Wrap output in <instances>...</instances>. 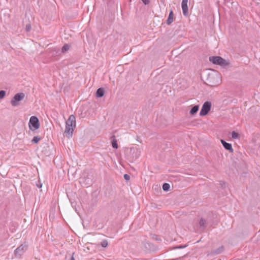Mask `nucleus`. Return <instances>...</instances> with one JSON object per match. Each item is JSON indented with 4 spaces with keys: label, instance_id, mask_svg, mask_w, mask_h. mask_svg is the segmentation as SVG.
Instances as JSON below:
<instances>
[{
    "label": "nucleus",
    "instance_id": "nucleus-29",
    "mask_svg": "<svg viewBox=\"0 0 260 260\" xmlns=\"http://www.w3.org/2000/svg\"><path fill=\"white\" fill-rule=\"evenodd\" d=\"M220 184L222 186H223V185H225V182H223V184H222V183H220Z\"/></svg>",
    "mask_w": 260,
    "mask_h": 260
},
{
    "label": "nucleus",
    "instance_id": "nucleus-4",
    "mask_svg": "<svg viewBox=\"0 0 260 260\" xmlns=\"http://www.w3.org/2000/svg\"><path fill=\"white\" fill-rule=\"evenodd\" d=\"M28 248V244L26 242L21 244L14 251L15 256L18 258H20L21 256L27 250Z\"/></svg>",
    "mask_w": 260,
    "mask_h": 260
},
{
    "label": "nucleus",
    "instance_id": "nucleus-17",
    "mask_svg": "<svg viewBox=\"0 0 260 260\" xmlns=\"http://www.w3.org/2000/svg\"><path fill=\"white\" fill-rule=\"evenodd\" d=\"M40 140H41L40 137H39L38 136H35V137H34L32 140H31V142H32V143H34V144H37Z\"/></svg>",
    "mask_w": 260,
    "mask_h": 260
},
{
    "label": "nucleus",
    "instance_id": "nucleus-23",
    "mask_svg": "<svg viewBox=\"0 0 260 260\" xmlns=\"http://www.w3.org/2000/svg\"><path fill=\"white\" fill-rule=\"evenodd\" d=\"M6 95V91L1 90H0V100L3 99Z\"/></svg>",
    "mask_w": 260,
    "mask_h": 260
},
{
    "label": "nucleus",
    "instance_id": "nucleus-15",
    "mask_svg": "<svg viewBox=\"0 0 260 260\" xmlns=\"http://www.w3.org/2000/svg\"><path fill=\"white\" fill-rule=\"evenodd\" d=\"M224 250V247L223 246H221L220 247H219V248L215 249L212 253L213 254H220L221 253H222Z\"/></svg>",
    "mask_w": 260,
    "mask_h": 260
},
{
    "label": "nucleus",
    "instance_id": "nucleus-13",
    "mask_svg": "<svg viewBox=\"0 0 260 260\" xmlns=\"http://www.w3.org/2000/svg\"><path fill=\"white\" fill-rule=\"evenodd\" d=\"M105 94V90L103 88L101 87L97 89L96 91V96L97 98H102Z\"/></svg>",
    "mask_w": 260,
    "mask_h": 260
},
{
    "label": "nucleus",
    "instance_id": "nucleus-19",
    "mask_svg": "<svg viewBox=\"0 0 260 260\" xmlns=\"http://www.w3.org/2000/svg\"><path fill=\"white\" fill-rule=\"evenodd\" d=\"M188 246V245H180L179 246H174L172 248H171V250L172 249H181L186 247Z\"/></svg>",
    "mask_w": 260,
    "mask_h": 260
},
{
    "label": "nucleus",
    "instance_id": "nucleus-30",
    "mask_svg": "<svg viewBox=\"0 0 260 260\" xmlns=\"http://www.w3.org/2000/svg\"><path fill=\"white\" fill-rule=\"evenodd\" d=\"M160 1H161V2L162 3H164V0H160Z\"/></svg>",
    "mask_w": 260,
    "mask_h": 260
},
{
    "label": "nucleus",
    "instance_id": "nucleus-1",
    "mask_svg": "<svg viewBox=\"0 0 260 260\" xmlns=\"http://www.w3.org/2000/svg\"><path fill=\"white\" fill-rule=\"evenodd\" d=\"M76 127V117L74 115H71L66 122L64 134L67 137H72L73 132Z\"/></svg>",
    "mask_w": 260,
    "mask_h": 260
},
{
    "label": "nucleus",
    "instance_id": "nucleus-27",
    "mask_svg": "<svg viewBox=\"0 0 260 260\" xmlns=\"http://www.w3.org/2000/svg\"><path fill=\"white\" fill-rule=\"evenodd\" d=\"M74 254H75L74 252L72 253V256L71 257L70 260H75V258H74Z\"/></svg>",
    "mask_w": 260,
    "mask_h": 260
},
{
    "label": "nucleus",
    "instance_id": "nucleus-31",
    "mask_svg": "<svg viewBox=\"0 0 260 260\" xmlns=\"http://www.w3.org/2000/svg\"><path fill=\"white\" fill-rule=\"evenodd\" d=\"M157 240H160V239H158V238L156 239Z\"/></svg>",
    "mask_w": 260,
    "mask_h": 260
},
{
    "label": "nucleus",
    "instance_id": "nucleus-14",
    "mask_svg": "<svg viewBox=\"0 0 260 260\" xmlns=\"http://www.w3.org/2000/svg\"><path fill=\"white\" fill-rule=\"evenodd\" d=\"M199 109V105H197L193 106L190 110L189 113L191 115H195Z\"/></svg>",
    "mask_w": 260,
    "mask_h": 260
},
{
    "label": "nucleus",
    "instance_id": "nucleus-7",
    "mask_svg": "<svg viewBox=\"0 0 260 260\" xmlns=\"http://www.w3.org/2000/svg\"><path fill=\"white\" fill-rule=\"evenodd\" d=\"M211 103L209 101L205 102L201 108L200 112L201 116H204L208 114L211 108Z\"/></svg>",
    "mask_w": 260,
    "mask_h": 260
},
{
    "label": "nucleus",
    "instance_id": "nucleus-3",
    "mask_svg": "<svg viewBox=\"0 0 260 260\" xmlns=\"http://www.w3.org/2000/svg\"><path fill=\"white\" fill-rule=\"evenodd\" d=\"M209 61L214 64L221 66H226L229 64V62L219 56H210L209 57Z\"/></svg>",
    "mask_w": 260,
    "mask_h": 260
},
{
    "label": "nucleus",
    "instance_id": "nucleus-5",
    "mask_svg": "<svg viewBox=\"0 0 260 260\" xmlns=\"http://www.w3.org/2000/svg\"><path fill=\"white\" fill-rule=\"evenodd\" d=\"M25 97V94L23 92H19L14 95L11 99V104L14 107L18 106L20 105L19 102Z\"/></svg>",
    "mask_w": 260,
    "mask_h": 260
},
{
    "label": "nucleus",
    "instance_id": "nucleus-18",
    "mask_svg": "<svg viewBox=\"0 0 260 260\" xmlns=\"http://www.w3.org/2000/svg\"><path fill=\"white\" fill-rule=\"evenodd\" d=\"M170 185L168 183H164L162 185V188L164 191H168L170 189Z\"/></svg>",
    "mask_w": 260,
    "mask_h": 260
},
{
    "label": "nucleus",
    "instance_id": "nucleus-20",
    "mask_svg": "<svg viewBox=\"0 0 260 260\" xmlns=\"http://www.w3.org/2000/svg\"><path fill=\"white\" fill-rule=\"evenodd\" d=\"M108 242L107 240H104L101 243V245L104 248L107 247L108 246Z\"/></svg>",
    "mask_w": 260,
    "mask_h": 260
},
{
    "label": "nucleus",
    "instance_id": "nucleus-28",
    "mask_svg": "<svg viewBox=\"0 0 260 260\" xmlns=\"http://www.w3.org/2000/svg\"><path fill=\"white\" fill-rule=\"evenodd\" d=\"M60 52V50L59 48L57 49V50L56 51V53H58Z\"/></svg>",
    "mask_w": 260,
    "mask_h": 260
},
{
    "label": "nucleus",
    "instance_id": "nucleus-26",
    "mask_svg": "<svg viewBox=\"0 0 260 260\" xmlns=\"http://www.w3.org/2000/svg\"><path fill=\"white\" fill-rule=\"evenodd\" d=\"M36 185L38 188H41L42 186V184L40 181Z\"/></svg>",
    "mask_w": 260,
    "mask_h": 260
},
{
    "label": "nucleus",
    "instance_id": "nucleus-25",
    "mask_svg": "<svg viewBox=\"0 0 260 260\" xmlns=\"http://www.w3.org/2000/svg\"><path fill=\"white\" fill-rule=\"evenodd\" d=\"M141 1H142V2L143 3V4L145 5H148L150 2V0H141Z\"/></svg>",
    "mask_w": 260,
    "mask_h": 260
},
{
    "label": "nucleus",
    "instance_id": "nucleus-22",
    "mask_svg": "<svg viewBox=\"0 0 260 260\" xmlns=\"http://www.w3.org/2000/svg\"><path fill=\"white\" fill-rule=\"evenodd\" d=\"M31 29V26L30 22L26 24L25 29L27 32L29 31Z\"/></svg>",
    "mask_w": 260,
    "mask_h": 260
},
{
    "label": "nucleus",
    "instance_id": "nucleus-11",
    "mask_svg": "<svg viewBox=\"0 0 260 260\" xmlns=\"http://www.w3.org/2000/svg\"><path fill=\"white\" fill-rule=\"evenodd\" d=\"M111 140L112 147L114 149H117L118 148V145L117 144V141L116 139V137L114 135H113L111 137Z\"/></svg>",
    "mask_w": 260,
    "mask_h": 260
},
{
    "label": "nucleus",
    "instance_id": "nucleus-21",
    "mask_svg": "<svg viewBox=\"0 0 260 260\" xmlns=\"http://www.w3.org/2000/svg\"><path fill=\"white\" fill-rule=\"evenodd\" d=\"M231 135L233 139H238L239 137V134L235 131H233Z\"/></svg>",
    "mask_w": 260,
    "mask_h": 260
},
{
    "label": "nucleus",
    "instance_id": "nucleus-8",
    "mask_svg": "<svg viewBox=\"0 0 260 260\" xmlns=\"http://www.w3.org/2000/svg\"><path fill=\"white\" fill-rule=\"evenodd\" d=\"M187 3L188 0H182L181 3L183 14L185 16H187L188 15Z\"/></svg>",
    "mask_w": 260,
    "mask_h": 260
},
{
    "label": "nucleus",
    "instance_id": "nucleus-24",
    "mask_svg": "<svg viewBox=\"0 0 260 260\" xmlns=\"http://www.w3.org/2000/svg\"><path fill=\"white\" fill-rule=\"evenodd\" d=\"M123 177H124V179L127 181L129 180V179H130L129 175L127 174H124L123 176Z\"/></svg>",
    "mask_w": 260,
    "mask_h": 260
},
{
    "label": "nucleus",
    "instance_id": "nucleus-6",
    "mask_svg": "<svg viewBox=\"0 0 260 260\" xmlns=\"http://www.w3.org/2000/svg\"><path fill=\"white\" fill-rule=\"evenodd\" d=\"M29 127L31 131H36L40 127V122L38 118L35 116L30 117L29 121Z\"/></svg>",
    "mask_w": 260,
    "mask_h": 260
},
{
    "label": "nucleus",
    "instance_id": "nucleus-12",
    "mask_svg": "<svg viewBox=\"0 0 260 260\" xmlns=\"http://www.w3.org/2000/svg\"><path fill=\"white\" fill-rule=\"evenodd\" d=\"M200 228L203 230H204L207 226V221L203 218H201L200 219L199 222Z\"/></svg>",
    "mask_w": 260,
    "mask_h": 260
},
{
    "label": "nucleus",
    "instance_id": "nucleus-10",
    "mask_svg": "<svg viewBox=\"0 0 260 260\" xmlns=\"http://www.w3.org/2000/svg\"><path fill=\"white\" fill-rule=\"evenodd\" d=\"M174 13L173 11L171 10L170 11L169 16L166 20V23L167 25H170L173 21Z\"/></svg>",
    "mask_w": 260,
    "mask_h": 260
},
{
    "label": "nucleus",
    "instance_id": "nucleus-2",
    "mask_svg": "<svg viewBox=\"0 0 260 260\" xmlns=\"http://www.w3.org/2000/svg\"><path fill=\"white\" fill-rule=\"evenodd\" d=\"M207 84L209 86L214 87L221 83L220 75L217 72L209 73L207 78Z\"/></svg>",
    "mask_w": 260,
    "mask_h": 260
},
{
    "label": "nucleus",
    "instance_id": "nucleus-16",
    "mask_svg": "<svg viewBox=\"0 0 260 260\" xmlns=\"http://www.w3.org/2000/svg\"><path fill=\"white\" fill-rule=\"evenodd\" d=\"M70 46L68 44H65L61 48V52L65 53L70 49Z\"/></svg>",
    "mask_w": 260,
    "mask_h": 260
},
{
    "label": "nucleus",
    "instance_id": "nucleus-9",
    "mask_svg": "<svg viewBox=\"0 0 260 260\" xmlns=\"http://www.w3.org/2000/svg\"><path fill=\"white\" fill-rule=\"evenodd\" d=\"M221 143L225 149L229 150L231 152L233 151V149L231 144L227 143L223 140H221Z\"/></svg>",
    "mask_w": 260,
    "mask_h": 260
}]
</instances>
